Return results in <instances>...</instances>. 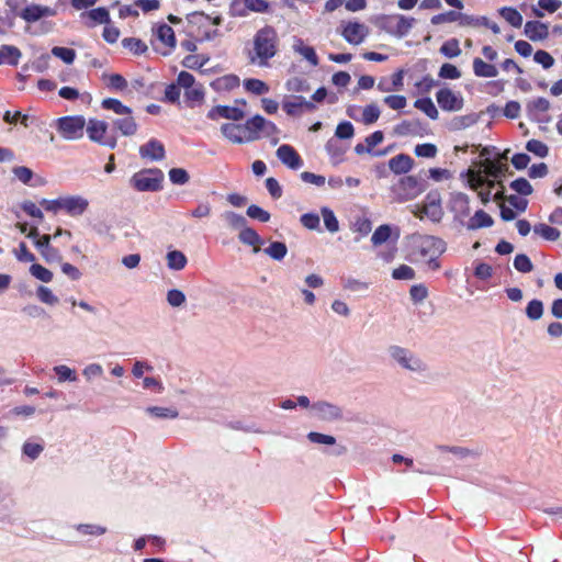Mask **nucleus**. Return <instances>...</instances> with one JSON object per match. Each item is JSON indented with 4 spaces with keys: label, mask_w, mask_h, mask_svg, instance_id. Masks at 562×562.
<instances>
[{
    "label": "nucleus",
    "mask_w": 562,
    "mask_h": 562,
    "mask_svg": "<svg viewBox=\"0 0 562 562\" xmlns=\"http://www.w3.org/2000/svg\"><path fill=\"white\" fill-rule=\"evenodd\" d=\"M279 36L271 26L258 30L252 40V46L247 52L248 61L251 65L266 67L269 60L278 53Z\"/></svg>",
    "instance_id": "f257e3e1"
},
{
    "label": "nucleus",
    "mask_w": 562,
    "mask_h": 562,
    "mask_svg": "<svg viewBox=\"0 0 562 562\" xmlns=\"http://www.w3.org/2000/svg\"><path fill=\"white\" fill-rule=\"evenodd\" d=\"M412 255L418 260L427 262L432 270H438L440 265L438 258L446 251V243L436 236L412 234L408 237Z\"/></svg>",
    "instance_id": "f03ea898"
},
{
    "label": "nucleus",
    "mask_w": 562,
    "mask_h": 562,
    "mask_svg": "<svg viewBox=\"0 0 562 562\" xmlns=\"http://www.w3.org/2000/svg\"><path fill=\"white\" fill-rule=\"evenodd\" d=\"M164 172L158 168L143 169L130 180L132 187L140 192H156L161 189Z\"/></svg>",
    "instance_id": "7ed1b4c3"
},
{
    "label": "nucleus",
    "mask_w": 562,
    "mask_h": 562,
    "mask_svg": "<svg viewBox=\"0 0 562 562\" xmlns=\"http://www.w3.org/2000/svg\"><path fill=\"white\" fill-rule=\"evenodd\" d=\"M86 120L81 115L63 116L56 120L58 133L67 140L80 139L83 136Z\"/></svg>",
    "instance_id": "20e7f679"
},
{
    "label": "nucleus",
    "mask_w": 562,
    "mask_h": 562,
    "mask_svg": "<svg viewBox=\"0 0 562 562\" xmlns=\"http://www.w3.org/2000/svg\"><path fill=\"white\" fill-rule=\"evenodd\" d=\"M106 131L108 123L104 121L89 120L87 124V133L92 142L113 149L116 146V138L106 136Z\"/></svg>",
    "instance_id": "39448f33"
},
{
    "label": "nucleus",
    "mask_w": 562,
    "mask_h": 562,
    "mask_svg": "<svg viewBox=\"0 0 562 562\" xmlns=\"http://www.w3.org/2000/svg\"><path fill=\"white\" fill-rule=\"evenodd\" d=\"M416 20L414 18H406L404 15L386 16L384 19V29L397 36L404 37L408 34L411 29L414 26Z\"/></svg>",
    "instance_id": "423d86ee"
},
{
    "label": "nucleus",
    "mask_w": 562,
    "mask_h": 562,
    "mask_svg": "<svg viewBox=\"0 0 562 562\" xmlns=\"http://www.w3.org/2000/svg\"><path fill=\"white\" fill-rule=\"evenodd\" d=\"M436 99L439 106L445 111H460L463 106V98L461 94L453 92L449 88L440 89L436 93Z\"/></svg>",
    "instance_id": "0eeeda50"
},
{
    "label": "nucleus",
    "mask_w": 562,
    "mask_h": 562,
    "mask_svg": "<svg viewBox=\"0 0 562 562\" xmlns=\"http://www.w3.org/2000/svg\"><path fill=\"white\" fill-rule=\"evenodd\" d=\"M368 34L369 27L366 24L359 22L346 23L341 32L344 38L352 45L361 44Z\"/></svg>",
    "instance_id": "6e6552de"
},
{
    "label": "nucleus",
    "mask_w": 562,
    "mask_h": 562,
    "mask_svg": "<svg viewBox=\"0 0 562 562\" xmlns=\"http://www.w3.org/2000/svg\"><path fill=\"white\" fill-rule=\"evenodd\" d=\"M283 110L292 116L302 114L304 111H314L316 109L313 101L306 100L304 97L294 95L283 101Z\"/></svg>",
    "instance_id": "1a4fd4ad"
},
{
    "label": "nucleus",
    "mask_w": 562,
    "mask_h": 562,
    "mask_svg": "<svg viewBox=\"0 0 562 562\" xmlns=\"http://www.w3.org/2000/svg\"><path fill=\"white\" fill-rule=\"evenodd\" d=\"M56 10L50 7L41 4H30L21 11L20 16L24 21L33 23L43 18L54 16L56 15Z\"/></svg>",
    "instance_id": "9d476101"
},
{
    "label": "nucleus",
    "mask_w": 562,
    "mask_h": 562,
    "mask_svg": "<svg viewBox=\"0 0 562 562\" xmlns=\"http://www.w3.org/2000/svg\"><path fill=\"white\" fill-rule=\"evenodd\" d=\"M392 357L404 368L412 370V371H418L424 369L423 362L414 358L406 349L401 347H392L391 348Z\"/></svg>",
    "instance_id": "9b49d317"
},
{
    "label": "nucleus",
    "mask_w": 562,
    "mask_h": 562,
    "mask_svg": "<svg viewBox=\"0 0 562 562\" xmlns=\"http://www.w3.org/2000/svg\"><path fill=\"white\" fill-rule=\"evenodd\" d=\"M207 117L210 120L224 117L232 121H240L245 117V112L238 106L216 105L209 111Z\"/></svg>",
    "instance_id": "f8f14e48"
},
{
    "label": "nucleus",
    "mask_w": 562,
    "mask_h": 562,
    "mask_svg": "<svg viewBox=\"0 0 562 562\" xmlns=\"http://www.w3.org/2000/svg\"><path fill=\"white\" fill-rule=\"evenodd\" d=\"M139 155L143 159L160 161L165 158L166 151L161 142L151 138L149 142L139 147Z\"/></svg>",
    "instance_id": "ddd939ff"
},
{
    "label": "nucleus",
    "mask_w": 562,
    "mask_h": 562,
    "mask_svg": "<svg viewBox=\"0 0 562 562\" xmlns=\"http://www.w3.org/2000/svg\"><path fill=\"white\" fill-rule=\"evenodd\" d=\"M89 206L87 199L80 195H69L61 198V207L71 216H79L86 212Z\"/></svg>",
    "instance_id": "4468645a"
},
{
    "label": "nucleus",
    "mask_w": 562,
    "mask_h": 562,
    "mask_svg": "<svg viewBox=\"0 0 562 562\" xmlns=\"http://www.w3.org/2000/svg\"><path fill=\"white\" fill-rule=\"evenodd\" d=\"M312 409L315 412L316 417L321 420L331 422L342 417L341 409L338 406L327 402H317L313 404Z\"/></svg>",
    "instance_id": "2eb2a0df"
},
{
    "label": "nucleus",
    "mask_w": 562,
    "mask_h": 562,
    "mask_svg": "<svg viewBox=\"0 0 562 562\" xmlns=\"http://www.w3.org/2000/svg\"><path fill=\"white\" fill-rule=\"evenodd\" d=\"M277 157L290 169L296 170L303 166V160L290 145H281L277 149Z\"/></svg>",
    "instance_id": "dca6fc26"
},
{
    "label": "nucleus",
    "mask_w": 562,
    "mask_h": 562,
    "mask_svg": "<svg viewBox=\"0 0 562 562\" xmlns=\"http://www.w3.org/2000/svg\"><path fill=\"white\" fill-rule=\"evenodd\" d=\"M424 214L432 222H439L443 215L438 193H428L424 204Z\"/></svg>",
    "instance_id": "f3484780"
},
{
    "label": "nucleus",
    "mask_w": 562,
    "mask_h": 562,
    "mask_svg": "<svg viewBox=\"0 0 562 562\" xmlns=\"http://www.w3.org/2000/svg\"><path fill=\"white\" fill-rule=\"evenodd\" d=\"M266 119L259 114L247 120L244 124V130L247 133L246 142H254L261 137L262 128L265 127Z\"/></svg>",
    "instance_id": "a211bd4d"
},
{
    "label": "nucleus",
    "mask_w": 562,
    "mask_h": 562,
    "mask_svg": "<svg viewBox=\"0 0 562 562\" xmlns=\"http://www.w3.org/2000/svg\"><path fill=\"white\" fill-rule=\"evenodd\" d=\"M112 124L124 136H132L137 131V123L135 122L132 113L122 114L120 117L113 119Z\"/></svg>",
    "instance_id": "6ab92c4d"
},
{
    "label": "nucleus",
    "mask_w": 562,
    "mask_h": 562,
    "mask_svg": "<svg viewBox=\"0 0 562 562\" xmlns=\"http://www.w3.org/2000/svg\"><path fill=\"white\" fill-rule=\"evenodd\" d=\"M221 132L227 139L235 144H243L246 142V135H243V133H246L244 125L225 123L221 126Z\"/></svg>",
    "instance_id": "aec40b11"
},
{
    "label": "nucleus",
    "mask_w": 562,
    "mask_h": 562,
    "mask_svg": "<svg viewBox=\"0 0 562 562\" xmlns=\"http://www.w3.org/2000/svg\"><path fill=\"white\" fill-rule=\"evenodd\" d=\"M526 36L531 41H540L548 36V26L539 21H528L524 30Z\"/></svg>",
    "instance_id": "412c9836"
},
{
    "label": "nucleus",
    "mask_w": 562,
    "mask_h": 562,
    "mask_svg": "<svg viewBox=\"0 0 562 562\" xmlns=\"http://www.w3.org/2000/svg\"><path fill=\"white\" fill-rule=\"evenodd\" d=\"M413 162L408 155L400 154L389 160V167L394 173L401 175L408 172L413 167Z\"/></svg>",
    "instance_id": "4be33fe9"
},
{
    "label": "nucleus",
    "mask_w": 562,
    "mask_h": 562,
    "mask_svg": "<svg viewBox=\"0 0 562 562\" xmlns=\"http://www.w3.org/2000/svg\"><path fill=\"white\" fill-rule=\"evenodd\" d=\"M494 224L493 218L483 210H479L467 223V228L475 231L483 227H491Z\"/></svg>",
    "instance_id": "5701e85b"
},
{
    "label": "nucleus",
    "mask_w": 562,
    "mask_h": 562,
    "mask_svg": "<svg viewBox=\"0 0 562 562\" xmlns=\"http://www.w3.org/2000/svg\"><path fill=\"white\" fill-rule=\"evenodd\" d=\"M473 72L476 77L493 78L498 75L497 68L483 59L476 57L473 59Z\"/></svg>",
    "instance_id": "b1692460"
},
{
    "label": "nucleus",
    "mask_w": 562,
    "mask_h": 562,
    "mask_svg": "<svg viewBox=\"0 0 562 562\" xmlns=\"http://www.w3.org/2000/svg\"><path fill=\"white\" fill-rule=\"evenodd\" d=\"M238 238L243 244L254 246V252H258L260 250L258 245L262 244L261 237L255 229L248 227L247 225L240 229Z\"/></svg>",
    "instance_id": "393cba45"
},
{
    "label": "nucleus",
    "mask_w": 562,
    "mask_h": 562,
    "mask_svg": "<svg viewBox=\"0 0 562 562\" xmlns=\"http://www.w3.org/2000/svg\"><path fill=\"white\" fill-rule=\"evenodd\" d=\"M530 117H538L539 114L549 111L550 102L546 98L539 97L529 101L526 105Z\"/></svg>",
    "instance_id": "a878e982"
},
{
    "label": "nucleus",
    "mask_w": 562,
    "mask_h": 562,
    "mask_svg": "<svg viewBox=\"0 0 562 562\" xmlns=\"http://www.w3.org/2000/svg\"><path fill=\"white\" fill-rule=\"evenodd\" d=\"M452 210L461 216L470 214V199L465 193L458 192L452 196Z\"/></svg>",
    "instance_id": "bb28decb"
},
{
    "label": "nucleus",
    "mask_w": 562,
    "mask_h": 562,
    "mask_svg": "<svg viewBox=\"0 0 562 562\" xmlns=\"http://www.w3.org/2000/svg\"><path fill=\"white\" fill-rule=\"evenodd\" d=\"M0 55L3 63H7L11 66H16L22 56L21 50L12 45H2L0 47Z\"/></svg>",
    "instance_id": "cd10ccee"
},
{
    "label": "nucleus",
    "mask_w": 562,
    "mask_h": 562,
    "mask_svg": "<svg viewBox=\"0 0 562 562\" xmlns=\"http://www.w3.org/2000/svg\"><path fill=\"white\" fill-rule=\"evenodd\" d=\"M89 18L91 23L89 26H93L94 24H108L110 22V14L105 8H97L92 9L88 12L81 13V18Z\"/></svg>",
    "instance_id": "c85d7f7f"
},
{
    "label": "nucleus",
    "mask_w": 562,
    "mask_h": 562,
    "mask_svg": "<svg viewBox=\"0 0 562 562\" xmlns=\"http://www.w3.org/2000/svg\"><path fill=\"white\" fill-rule=\"evenodd\" d=\"M166 259H167V266L171 270H182L188 262L184 254L179 250L169 251L166 256Z\"/></svg>",
    "instance_id": "c756f323"
},
{
    "label": "nucleus",
    "mask_w": 562,
    "mask_h": 562,
    "mask_svg": "<svg viewBox=\"0 0 562 562\" xmlns=\"http://www.w3.org/2000/svg\"><path fill=\"white\" fill-rule=\"evenodd\" d=\"M221 217L233 229H243L247 225V220L233 211H225Z\"/></svg>",
    "instance_id": "7c9ffc66"
},
{
    "label": "nucleus",
    "mask_w": 562,
    "mask_h": 562,
    "mask_svg": "<svg viewBox=\"0 0 562 562\" xmlns=\"http://www.w3.org/2000/svg\"><path fill=\"white\" fill-rule=\"evenodd\" d=\"M499 15L506 20L512 26L520 27L522 24V15L512 7H503L498 10Z\"/></svg>",
    "instance_id": "2f4dec72"
},
{
    "label": "nucleus",
    "mask_w": 562,
    "mask_h": 562,
    "mask_svg": "<svg viewBox=\"0 0 562 562\" xmlns=\"http://www.w3.org/2000/svg\"><path fill=\"white\" fill-rule=\"evenodd\" d=\"M184 98L189 106H194L196 103H201L204 99V88L202 85L196 83L192 88L184 90Z\"/></svg>",
    "instance_id": "473e14b6"
},
{
    "label": "nucleus",
    "mask_w": 562,
    "mask_h": 562,
    "mask_svg": "<svg viewBox=\"0 0 562 562\" xmlns=\"http://www.w3.org/2000/svg\"><path fill=\"white\" fill-rule=\"evenodd\" d=\"M484 172L490 176V177H493V178H499V177H503L507 170H508V166L501 162V161H493V160H490V159H486L484 161Z\"/></svg>",
    "instance_id": "72a5a7b5"
},
{
    "label": "nucleus",
    "mask_w": 562,
    "mask_h": 562,
    "mask_svg": "<svg viewBox=\"0 0 562 562\" xmlns=\"http://www.w3.org/2000/svg\"><path fill=\"white\" fill-rule=\"evenodd\" d=\"M156 34L158 40L166 46L170 48H173L176 46L175 32L171 26L167 24H161L158 26Z\"/></svg>",
    "instance_id": "f704fd0d"
},
{
    "label": "nucleus",
    "mask_w": 562,
    "mask_h": 562,
    "mask_svg": "<svg viewBox=\"0 0 562 562\" xmlns=\"http://www.w3.org/2000/svg\"><path fill=\"white\" fill-rule=\"evenodd\" d=\"M294 50L302 55L306 60L311 63L312 66L318 65V57L315 53V49L311 46L304 45L303 41L299 40L294 46Z\"/></svg>",
    "instance_id": "c9c22d12"
},
{
    "label": "nucleus",
    "mask_w": 562,
    "mask_h": 562,
    "mask_svg": "<svg viewBox=\"0 0 562 562\" xmlns=\"http://www.w3.org/2000/svg\"><path fill=\"white\" fill-rule=\"evenodd\" d=\"M414 106L423 111L431 120L438 119V110L430 98H423L415 101Z\"/></svg>",
    "instance_id": "e433bc0d"
},
{
    "label": "nucleus",
    "mask_w": 562,
    "mask_h": 562,
    "mask_svg": "<svg viewBox=\"0 0 562 562\" xmlns=\"http://www.w3.org/2000/svg\"><path fill=\"white\" fill-rule=\"evenodd\" d=\"M400 186L406 195L414 196L422 191L418 179L413 176L402 178L400 181Z\"/></svg>",
    "instance_id": "4c0bfd02"
},
{
    "label": "nucleus",
    "mask_w": 562,
    "mask_h": 562,
    "mask_svg": "<svg viewBox=\"0 0 562 562\" xmlns=\"http://www.w3.org/2000/svg\"><path fill=\"white\" fill-rule=\"evenodd\" d=\"M244 87L248 92H251L256 95H261L269 92V86L260 79H246L244 81Z\"/></svg>",
    "instance_id": "58836bf2"
},
{
    "label": "nucleus",
    "mask_w": 562,
    "mask_h": 562,
    "mask_svg": "<svg viewBox=\"0 0 562 562\" xmlns=\"http://www.w3.org/2000/svg\"><path fill=\"white\" fill-rule=\"evenodd\" d=\"M392 228L387 224L380 225L372 234L371 241L374 246H380L389 240Z\"/></svg>",
    "instance_id": "ea45409f"
},
{
    "label": "nucleus",
    "mask_w": 562,
    "mask_h": 562,
    "mask_svg": "<svg viewBox=\"0 0 562 562\" xmlns=\"http://www.w3.org/2000/svg\"><path fill=\"white\" fill-rule=\"evenodd\" d=\"M101 104L103 109L111 110L117 115L132 113V110L117 99L108 98L104 99Z\"/></svg>",
    "instance_id": "a19ab883"
},
{
    "label": "nucleus",
    "mask_w": 562,
    "mask_h": 562,
    "mask_svg": "<svg viewBox=\"0 0 562 562\" xmlns=\"http://www.w3.org/2000/svg\"><path fill=\"white\" fill-rule=\"evenodd\" d=\"M263 251L272 259L280 261L285 257V255L288 252V248L284 243L273 241Z\"/></svg>",
    "instance_id": "79ce46f5"
},
{
    "label": "nucleus",
    "mask_w": 562,
    "mask_h": 562,
    "mask_svg": "<svg viewBox=\"0 0 562 562\" xmlns=\"http://www.w3.org/2000/svg\"><path fill=\"white\" fill-rule=\"evenodd\" d=\"M533 233L540 235L547 240L554 241L560 238V232L546 224H537L533 226Z\"/></svg>",
    "instance_id": "37998d69"
},
{
    "label": "nucleus",
    "mask_w": 562,
    "mask_h": 562,
    "mask_svg": "<svg viewBox=\"0 0 562 562\" xmlns=\"http://www.w3.org/2000/svg\"><path fill=\"white\" fill-rule=\"evenodd\" d=\"M122 45L135 55L144 54L147 50V45L142 40L135 37L124 38Z\"/></svg>",
    "instance_id": "c03bdc74"
},
{
    "label": "nucleus",
    "mask_w": 562,
    "mask_h": 562,
    "mask_svg": "<svg viewBox=\"0 0 562 562\" xmlns=\"http://www.w3.org/2000/svg\"><path fill=\"white\" fill-rule=\"evenodd\" d=\"M321 212L327 231L337 233L339 231V223L334 212L328 207H323Z\"/></svg>",
    "instance_id": "a18cd8bd"
},
{
    "label": "nucleus",
    "mask_w": 562,
    "mask_h": 562,
    "mask_svg": "<svg viewBox=\"0 0 562 562\" xmlns=\"http://www.w3.org/2000/svg\"><path fill=\"white\" fill-rule=\"evenodd\" d=\"M380 109L376 104L371 103L367 105L362 111V122L366 125L373 124L376 122L380 117Z\"/></svg>",
    "instance_id": "49530a36"
},
{
    "label": "nucleus",
    "mask_w": 562,
    "mask_h": 562,
    "mask_svg": "<svg viewBox=\"0 0 562 562\" xmlns=\"http://www.w3.org/2000/svg\"><path fill=\"white\" fill-rule=\"evenodd\" d=\"M30 273L37 280L42 281V282H50L53 280V273L46 269L45 267L38 265V263H33L31 267H30Z\"/></svg>",
    "instance_id": "de8ad7c7"
},
{
    "label": "nucleus",
    "mask_w": 562,
    "mask_h": 562,
    "mask_svg": "<svg viewBox=\"0 0 562 562\" xmlns=\"http://www.w3.org/2000/svg\"><path fill=\"white\" fill-rule=\"evenodd\" d=\"M52 54L68 65L72 64L76 58V52L67 47L55 46L52 48Z\"/></svg>",
    "instance_id": "09e8293b"
},
{
    "label": "nucleus",
    "mask_w": 562,
    "mask_h": 562,
    "mask_svg": "<svg viewBox=\"0 0 562 562\" xmlns=\"http://www.w3.org/2000/svg\"><path fill=\"white\" fill-rule=\"evenodd\" d=\"M419 124L417 122L403 121L394 127V134L397 136H408L417 133Z\"/></svg>",
    "instance_id": "8fccbe9b"
},
{
    "label": "nucleus",
    "mask_w": 562,
    "mask_h": 562,
    "mask_svg": "<svg viewBox=\"0 0 562 562\" xmlns=\"http://www.w3.org/2000/svg\"><path fill=\"white\" fill-rule=\"evenodd\" d=\"M526 148L528 151H530L541 158L546 157L549 153L548 146L538 139L528 140Z\"/></svg>",
    "instance_id": "3c124183"
},
{
    "label": "nucleus",
    "mask_w": 562,
    "mask_h": 562,
    "mask_svg": "<svg viewBox=\"0 0 562 562\" xmlns=\"http://www.w3.org/2000/svg\"><path fill=\"white\" fill-rule=\"evenodd\" d=\"M215 85L220 90H233L239 86V78L234 75H227L217 79Z\"/></svg>",
    "instance_id": "603ef678"
},
{
    "label": "nucleus",
    "mask_w": 562,
    "mask_h": 562,
    "mask_svg": "<svg viewBox=\"0 0 562 562\" xmlns=\"http://www.w3.org/2000/svg\"><path fill=\"white\" fill-rule=\"evenodd\" d=\"M326 150L334 159V164H338L341 161L342 156L345 154V149H342L338 142L334 138L329 139L326 144Z\"/></svg>",
    "instance_id": "864d4df0"
},
{
    "label": "nucleus",
    "mask_w": 562,
    "mask_h": 562,
    "mask_svg": "<svg viewBox=\"0 0 562 562\" xmlns=\"http://www.w3.org/2000/svg\"><path fill=\"white\" fill-rule=\"evenodd\" d=\"M514 267L516 270L522 273H528L533 269L531 260L524 254H519L515 257Z\"/></svg>",
    "instance_id": "5fc2aeb1"
},
{
    "label": "nucleus",
    "mask_w": 562,
    "mask_h": 562,
    "mask_svg": "<svg viewBox=\"0 0 562 562\" xmlns=\"http://www.w3.org/2000/svg\"><path fill=\"white\" fill-rule=\"evenodd\" d=\"M510 188L521 195H530L532 193V187L525 178H518L512 181Z\"/></svg>",
    "instance_id": "6e6d98bb"
},
{
    "label": "nucleus",
    "mask_w": 562,
    "mask_h": 562,
    "mask_svg": "<svg viewBox=\"0 0 562 562\" xmlns=\"http://www.w3.org/2000/svg\"><path fill=\"white\" fill-rule=\"evenodd\" d=\"M440 52L449 58L459 56L461 54V49L459 47V42L454 38L447 41L440 47Z\"/></svg>",
    "instance_id": "4d7b16f0"
},
{
    "label": "nucleus",
    "mask_w": 562,
    "mask_h": 562,
    "mask_svg": "<svg viewBox=\"0 0 562 562\" xmlns=\"http://www.w3.org/2000/svg\"><path fill=\"white\" fill-rule=\"evenodd\" d=\"M169 178L173 184H186L190 177L187 170L182 168H172L169 170Z\"/></svg>",
    "instance_id": "13d9d810"
},
{
    "label": "nucleus",
    "mask_w": 562,
    "mask_h": 562,
    "mask_svg": "<svg viewBox=\"0 0 562 562\" xmlns=\"http://www.w3.org/2000/svg\"><path fill=\"white\" fill-rule=\"evenodd\" d=\"M147 412L158 418H176L178 416V411L168 407L151 406L147 408Z\"/></svg>",
    "instance_id": "bf43d9fd"
},
{
    "label": "nucleus",
    "mask_w": 562,
    "mask_h": 562,
    "mask_svg": "<svg viewBox=\"0 0 562 562\" xmlns=\"http://www.w3.org/2000/svg\"><path fill=\"white\" fill-rule=\"evenodd\" d=\"M353 125L348 121L339 123L335 132V136L340 139H349L353 136Z\"/></svg>",
    "instance_id": "052dcab7"
},
{
    "label": "nucleus",
    "mask_w": 562,
    "mask_h": 562,
    "mask_svg": "<svg viewBox=\"0 0 562 562\" xmlns=\"http://www.w3.org/2000/svg\"><path fill=\"white\" fill-rule=\"evenodd\" d=\"M392 277L395 280H413L415 278V270L409 266L401 265L393 270Z\"/></svg>",
    "instance_id": "680f3d73"
},
{
    "label": "nucleus",
    "mask_w": 562,
    "mask_h": 562,
    "mask_svg": "<svg viewBox=\"0 0 562 562\" xmlns=\"http://www.w3.org/2000/svg\"><path fill=\"white\" fill-rule=\"evenodd\" d=\"M246 213L250 218L258 220L262 223H266L270 220L269 212L255 204L249 205Z\"/></svg>",
    "instance_id": "e2e57ef3"
},
{
    "label": "nucleus",
    "mask_w": 562,
    "mask_h": 562,
    "mask_svg": "<svg viewBox=\"0 0 562 562\" xmlns=\"http://www.w3.org/2000/svg\"><path fill=\"white\" fill-rule=\"evenodd\" d=\"M246 0H233L229 5V13L233 16H246L248 14Z\"/></svg>",
    "instance_id": "0e129e2a"
},
{
    "label": "nucleus",
    "mask_w": 562,
    "mask_h": 562,
    "mask_svg": "<svg viewBox=\"0 0 562 562\" xmlns=\"http://www.w3.org/2000/svg\"><path fill=\"white\" fill-rule=\"evenodd\" d=\"M180 87L172 82L166 87L164 100L170 103H178L180 100Z\"/></svg>",
    "instance_id": "69168bd1"
},
{
    "label": "nucleus",
    "mask_w": 562,
    "mask_h": 562,
    "mask_svg": "<svg viewBox=\"0 0 562 562\" xmlns=\"http://www.w3.org/2000/svg\"><path fill=\"white\" fill-rule=\"evenodd\" d=\"M415 155L418 157L434 158L437 154V147L434 144H419L415 147Z\"/></svg>",
    "instance_id": "338daca9"
},
{
    "label": "nucleus",
    "mask_w": 562,
    "mask_h": 562,
    "mask_svg": "<svg viewBox=\"0 0 562 562\" xmlns=\"http://www.w3.org/2000/svg\"><path fill=\"white\" fill-rule=\"evenodd\" d=\"M439 77L445 79H458L461 77V72L454 65L447 63L440 67Z\"/></svg>",
    "instance_id": "774afa93"
}]
</instances>
